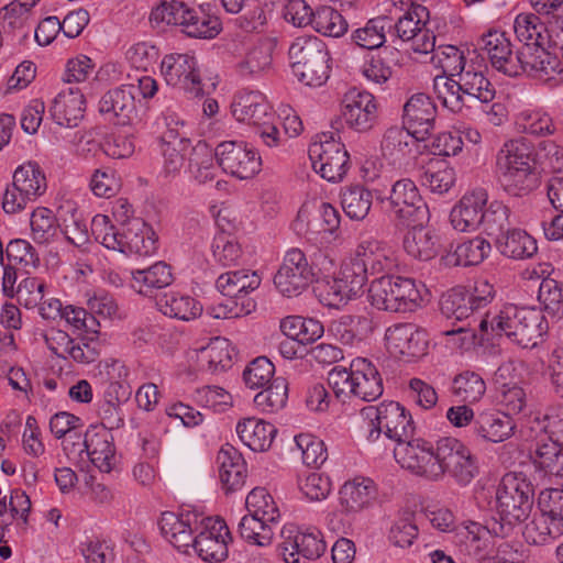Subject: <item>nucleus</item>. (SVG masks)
Returning a JSON list of instances; mask_svg holds the SVG:
<instances>
[{
    "instance_id": "f257e3e1",
    "label": "nucleus",
    "mask_w": 563,
    "mask_h": 563,
    "mask_svg": "<svg viewBox=\"0 0 563 563\" xmlns=\"http://www.w3.org/2000/svg\"><path fill=\"white\" fill-rule=\"evenodd\" d=\"M482 338L505 335L522 349L534 347L548 333L549 323L541 308L507 305L497 313H487L478 324Z\"/></svg>"
},
{
    "instance_id": "f03ea898",
    "label": "nucleus",
    "mask_w": 563,
    "mask_h": 563,
    "mask_svg": "<svg viewBox=\"0 0 563 563\" xmlns=\"http://www.w3.org/2000/svg\"><path fill=\"white\" fill-rule=\"evenodd\" d=\"M530 454L534 467L552 477L563 467V406L547 408L531 420Z\"/></svg>"
},
{
    "instance_id": "7ed1b4c3",
    "label": "nucleus",
    "mask_w": 563,
    "mask_h": 563,
    "mask_svg": "<svg viewBox=\"0 0 563 563\" xmlns=\"http://www.w3.org/2000/svg\"><path fill=\"white\" fill-rule=\"evenodd\" d=\"M533 488L522 474L507 473L496 489L495 509L499 520L494 519L488 531L505 538L514 526L525 521L532 509Z\"/></svg>"
},
{
    "instance_id": "20e7f679",
    "label": "nucleus",
    "mask_w": 563,
    "mask_h": 563,
    "mask_svg": "<svg viewBox=\"0 0 563 563\" xmlns=\"http://www.w3.org/2000/svg\"><path fill=\"white\" fill-rule=\"evenodd\" d=\"M328 384L334 397L346 402L352 397L373 401L383 395L384 386L377 367L365 357L352 360L350 366H334L328 373Z\"/></svg>"
},
{
    "instance_id": "39448f33",
    "label": "nucleus",
    "mask_w": 563,
    "mask_h": 563,
    "mask_svg": "<svg viewBox=\"0 0 563 563\" xmlns=\"http://www.w3.org/2000/svg\"><path fill=\"white\" fill-rule=\"evenodd\" d=\"M195 0H161L150 14L153 27L176 25L190 37L213 38L221 31L220 20L191 4Z\"/></svg>"
},
{
    "instance_id": "423d86ee",
    "label": "nucleus",
    "mask_w": 563,
    "mask_h": 563,
    "mask_svg": "<svg viewBox=\"0 0 563 563\" xmlns=\"http://www.w3.org/2000/svg\"><path fill=\"white\" fill-rule=\"evenodd\" d=\"M292 74L310 87H320L330 77L331 58L325 43L317 36L297 37L288 49Z\"/></svg>"
},
{
    "instance_id": "0eeeda50",
    "label": "nucleus",
    "mask_w": 563,
    "mask_h": 563,
    "mask_svg": "<svg viewBox=\"0 0 563 563\" xmlns=\"http://www.w3.org/2000/svg\"><path fill=\"white\" fill-rule=\"evenodd\" d=\"M368 297L373 307L389 312H411L422 301L413 279L389 274L372 282Z\"/></svg>"
},
{
    "instance_id": "6e6552de",
    "label": "nucleus",
    "mask_w": 563,
    "mask_h": 563,
    "mask_svg": "<svg viewBox=\"0 0 563 563\" xmlns=\"http://www.w3.org/2000/svg\"><path fill=\"white\" fill-rule=\"evenodd\" d=\"M233 117L240 122L257 128V133L267 146L280 143V132L277 128L279 118L275 115L265 96L260 91H241L231 104Z\"/></svg>"
},
{
    "instance_id": "1a4fd4ad",
    "label": "nucleus",
    "mask_w": 563,
    "mask_h": 563,
    "mask_svg": "<svg viewBox=\"0 0 563 563\" xmlns=\"http://www.w3.org/2000/svg\"><path fill=\"white\" fill-rule=\"evenodd\" d=\"M361 412L372 427L367 435L369 441H376L384 433L388 439L401 444L413 434L415 423L411 415L397 401H383L378 406H367Z\"/></svg>"
},
{
    "instance_id": "9d476101",
    "label": "nucleus",
    "mask_w": 563,
    "mask_h": 563,
    "mask_svg": "<svg viewBox=\"0 0 563 563\" xmlns=\"http://www.w3.org/2000/svg\"><path fill=\"white\" fill-rule=\"evenodd\" d=\"M366 285L368 275H388L398 266L395 251L384 241L373 236L362 238L353 257L346 263Z\"/></svg>"
},
{
    "instance_id": "9b49d317",
    "label": "nucleus",
    "mask_w": 563,
    "mask_h": 563,
    "mask_svg": "<svg viewBox=\"0 0 563 563\" xmlns=\"http://www.w3.org/2000/svg\"><path fill=\"white\" fill-rule=\"evenodd\" d=\"M429 10L411 1L407 11L391 25L395 35L416 53L428 54L434 51L435 36L427 27Z\"/></svg>"
},
{
    "instance_id": "f8f14e48",
    "label": "nucleus",
    "mask_w": 563,
    "mask_h": 563,
    "mask_svg": "<svg viewBox=\"0 0 563 563\" xmlns=\"http://www.w3.org/2000/svg\"><path fill=\"white\" fill-rule=\"evenodd\" d=\"M434 446L435 443L424 439L410 438L395 448L394 455L402 468L417 476L437 482L441 479V468Z\"/></svg>"
},
{
    "instance_id": "ddd939ff",
    "label": "nucleus",
    "mask_w": 563,
    "mask_h": 563,
    "mask_svg": "<svg viewBox=\"0 0 563 563\" xmlns=\"http://www.w3.org/2000/svg\"><path fill=\"white\" fill-rule=\"evenodd\" d=\"M539 516L526 525L523 536L527 542L542 545L547 544L563 534V503L555 496L549 498L539 494Z\"/></svg>"
},
{
    "instance_id": "4468645a",
    "label": "nucleus",
    "mask_w": 563,
    "mask_h": 563,
    "mask_svg": "<svg viewBox=\"0 0 563 563\" xmlns=\"http://www.w3.org/2000/svg\"><path fill=\"white\" fill-rule=\"evenodd\" d=\"M314 279L306 254L297 247L288 250L274 276L276 289L285 297L301 295Z\"/></svg>"
},
{
    "instance_id": "2eb2a0df",
    "label": "nucleus",
    "mask_w": 563,
    "mask_h": 563,
    "mask_svg": "<svg viewBox=\"0 0 563 563\" xmlns=\"http://www.w3.org/2000/svg\"><path fill=\"white\" fill-rule=\"evenodd\" d=\"M438 464L441 479L445 473L452 475L459 484H468L477 473L475 459L470 449L460 440L444 437L435 442Z\"/></svg>"
},
{
    "instance_id": "dca6fc26",
    "label": "nucleus",
    "mask_w": 563,
    "mask_h": 563,
    "mask_svg": "<svg viewBox=\"0 0 563 563\" xmlns=\"http://www.w3.org/2000/svg\"><path fill=\"white\" fill-rule=\"evenodd\" d=\"M161 73L167 85L183 89L190 97H202L206 92L197 58L189 53L166 55Z\"/></svg>"
},
{
    "instance_id": "f3484780",
    "label": "nucleus",
    "mask_w": 563,
    "mask_h": 563,
    "mask_svg": "<svg viewBox=\"0 0 563 563\" xmlns=\"http://www.w3.org/2000/svg\"><path fill=\"white\" fill-rule=\"evenodd\" d=\"M309 146V158L313 169L329 181H339L349 169L350 156L345 145L331 135Z\"/></svg>"
},
{
    "instance_id": "a211bd4d",
    "label": "nucleus",
    "mask_w": 563,
    "mask_h": 563,
    "mask_svg": "<svg viewBox=\"0 0 563 563\" xmlns=\"http://www.w3.org/2000/svg\"><path fill=\"white\" fill-rule=\"evenodd\" d=\"M219 166L224 173L239 179H249L261 169V157L244 142L224 141L214 152Z\"/></svg>"
},
{
    "instance_id": "6ab92c4d",
    "label": "nucleus",
    "mask_w": 563,
    "mask_h": 563,
    "mask_svg": "<svg viewBox=\"0 0 563 563\" xmlns=\"http://www.w3.org/2000/svg\"><path fill=\"white\" fill-rule=\"evenodd\" d=\"M205 516L196 510L184 509L179 514L165 511L158 526L162 536L177 550L188 552L195 533L201 528Z\"/></svg>"
},
{
    "instance_id": "aec40b11",
    "label": "nucleus",
    "mask_w": 563,
    "mask_h": 563,
    "mask_svg": "<svg viewBox=\"0 0 563 563\" xmlns=\"http://www.w3.org/2000/svg\"><path fill=\"white\" fill-rule=\"evenodd\" d=\"M229 537L230 531L223 520L205 517L190 548L206 562H221L228 556Z\"/></svg>"
},
{
    "instance_id": "412c9836",
    "label": "nucleus",
    "mask_w": 563,
    "mask_h": 563,
    "mask_svg": "<svg viewBox=\"0 0 563 563\" xmlns=\"http://www.w3.org/2000/svg\"><path fill=\"white\" fill-rule=\"evenodd\" d=\"M385 340L389 353L405 361L421 357L428 350L427 332L413 323H399L388 328Z\"/></svg>"
},
{
    "instance_id": "4be33fe9",
    "label": "nucleus",
    "mask_w": 563,
    "mask_h": 563,
    "mask_svg": "<svg viewBox=\"0 0 563 563\" xmlns=\"http://www.w3.org/2000/svg\"><path fill=\"white\" fill-rule=\"evenodd\" d=\"M386 201L389 213L407 224L419 221L424 208L416 184L409 178L397 180Z\"/></svg>"
},
{
    "instance_id": "5701e85b",
    "label": "nucleus",
    "mask_w": 563,
    "mask_h": 563,
    "mask_svg": "<svg viewBox=\"0 0 563 563\" xmlns=\"http://www.w3.org/2000/svg\"><path fill=\"white\" fill-rule=\"evenodd\" d=\"M342 115L349 128L357 132L371 130L377 119L374 96L356 88L350 89L343 97Z\"/></svg>"
},
{
    "instance_id": "b1692460",
    "label": "nucleus",
    "mask_w": 563,
    "mask_h": 563,
    "mask_svg": "<svg viewBox=\"0 0 563 563\" xmlns=\"http://www.w3.org/2000/svg\"><path fill=\"white\" fill-rule=\"evenodd\" d=\"M477 45L487 55L494 69L509 77L518 76L521 69L519 51L514 53L511 42L505 33L488 32L479 38Z\"/></svg>"
},
{
    "instance_id": "393cba45",
    "label": "nucleus",
    "mask_w": 563,
    "mask_h": 563,
    "mask_svg": "<svg viewBox=\"0 0 563 563\" xmlns=\"http://www.w3.org/2000/svg\"><path fill=\"white\" fill-rule=\"evenodd\" d=\"M44 340L48 350L64 360L71 358L80 364H89L99 356L98 342L93 338L76 342L65 331L51 329L44 333Z\"/></svg>"
},
{
    "instance_id": "a878e982",
    "label": "nucleus",
    "mask_w": 563,
    "mask_h": 563,
    "mask_svg": "<svg viewBox=\"0 0 563 563\" xmlns=\"http://www.w3.org/2000/svg\"><path fill=\"white\" fill-rule=\"evenodd\" d=\"M404 128L410 131L417 140H424L434 129L437 106L424 93L411 96L402 109Z\"/></svg>"
},
{
    "instance_id": "bb28decb",
    "label": "nucleus",
    "mask_w": 563,
    "mask_h": 563,
    "mask_svg": "<svg viewBox=\"0 0 563 563\" xmlns=\"http://www.w3.org/2000/svg\"><path fill=\"white\" fill-rule=\"evenodd\" d=\"M545 44L523 45L519 51V64L521 69L518 76L527 74L532 78L543 81L555 79L556 75L563 73L560 59L545 49Z\"/></svg>"
},
{
    "instance_id": "cd10ccee",
    "label": "nucleus",
    "mask_w": 563,
    "mask_h": 563,
    "mask_svg": "<svg viewBox=\"0 0 563 563\" xmlns=\"http://www.w3.org/2000/svg\"><path fill=\"white\" fill-rule=\"evenodd\" d=\"M158 249V238L151 225L141 218H132L123 223L120 245L117 251L125 254L150 256Z\"/></svg>"
},
{
    "instance_id": "c85d7f7f",
    "label": "nucleus",
    "mask_w": 563,
    "mask_h": 563,
    "mask_svg": "<svg viewBox=\"0 0 563 563\" xmlns=\"http://www.w3.org/2000/svg\"><path fill=\"white\" fill-rule=\"evenodd\" d=\"M488 195L484 188L467 191L450 212L452 227L460 232L474 231L481 227Z\"/></svg>"
},
{
    "instance_id": "c756f323",
    "label": "nucleus",
    "mask_w": 563,
    "mask_h": 563,
    "mask_svg": "<svg viewBox=\"0 0 563 563\" xmlns=\"http://www.w3.org/2000/svg\"><path fill=\"white\" fill-rule=\"evenodd\" d=\"M288 532L289 534L280 544L282 555L286 563H299L300 556L316 560L324 553L327 545L320 531H297L295 534L291 530Z\"/></svg>"
},
{
    "instance_id": "7c9ffc66",
    "label": "nucleus",
    "mask_w": 563,
    "mask_h": 563,
    "mask_svg": "<svg viewBox=\"0 0 563 563\" xmlns=\"http://www.w3.org/2000/svg\"><path fill=\"white\" fill-rule=\"evenodd\" d=\"M135 91L134 85H121L108 90L100 99V112L117 119V124H130L136 117Z\"/></svg>"
},
{
    "instance_id": "2f4dec72",
    "label": "nucleus",
    "mask_w": 563,
    "mask_h": 563,
    "mask_svg": "<svg viewBox=\"0 0 563 563\" xmlns=\"http://www.w3.org/2000/svg\"><path fill=\"white\" fill-rule=\"evenodd\" d=\"M86 112V99L78 88L69 87L62 90L53 99L49 114L53 121L65 128L74 129L79 125Z\"/></svg>"
},
{
    "instance_id": "473e14b6",
    "label": "nucleus",
    "mask_w": 563,
    "mask_h": 563,
    "mask_svg": "<svg viewBox=\"0 0 563 563\" xmlns=\"http://www.w3.org/2000/svg\"><path fill=\"white\" fill-rule=\"evenodd\" d=\"M113 438L107 430L98 431L96 428L87 430L81 443L82 449L79 452H86L91 463L100 472L110 473L115 463V448Z\"/></svg>"
},
{
    "instance_id": "72a5a7b5",
    "label": "nucleus",
    "mask_w": 563,
    "mask_h": 563,
    "mask_svg": "<svg viewBox=\"0 0 563 563\" xmlns=\"http://www.w3.org/2000/svg\"><path fill=\"white\" fill-rule=\"evenodd\" d=\"M364 286L355 273L344 263L339 276L323 284L320 297L327 306L338 308L357 296Z\"/></svg>"
},
{
    "instance_id": "f704fd0d",
    "label": "nucleus",
    "mask_w": 563,
    "mask_h": 563,
    "mask_svg": "<svg viewBox=\"0 0 563 563\" xmlns=\"http://www.w3.org/2000/svg\"><path fill=\"white\" fill-rule=\"evenodd\" d=\"M219 476L227 494L241 489L246 481V463L231 444H224L217 455Z\"/></svg>"
},
{
    "instance_id": "c9c22d12",
    "label": "nucleus",
    "mask_w": 563,
    "mask_h": 563,
    "mask_svg": "<svg viewBox=\"0 0 563 563\" xmlns=\"http://www.w3.org/2000/svg\"><path fill=\"white\" fill-rule=\"evenodd\" d=\"M419 141L406 128L393 126L385 132L380 150L385 158L391 164L400 166L413 157Z\"/></svg>"
},
{
    "instance_id": "e433bc0d",
    "label": "nucleus",
    "mask_w": 563,
    "mask_h": 563,
    "mask_svg": "<svg viewBox=\"0 0 563 563\" xmlns=\"http://www.w3.org/2000/svg\"><path fill=\"white\" fill-rule=\"evenodd\" d=\"M515 429L516 424L511 418L489 410L478 412L472 423L475 437L493 443L508 440L515 433Z\"/></svg>"
},
{
    "instance_id": "4c0bfd02",
    "label": "nucleus",
    "mask_w": 563,
    "mask_h": 563,
    "mask_svg": "<svg viewBox=\"0 0 563 563\" xmlns=\"http://www.w3.org/2000/svg\"><path fill=\"white\" fill-rule=\"evenodd\" d=\"M159 144L164 157V172L167 175L179 174L192 151L190 140L180 135L177 129H167L162 134Z\"/></svg>"
},
{
    "instance_id": "58836bf2",
    "label": "nucleus",
    "mask_w": 563,
    "mask_h": 563,
    "mask_svg": "<svg viewBox=\"0 0 563 563\" xmlns=\"http://www.w3.org/2000/svg\"><path fill=\"white\" fill-rule=\"evenodd\" d=\"M373 331L374 322L366 316L344 314L329 325V333L335 340L351 346L366 339Z\"/></svg>"
},
{
    "instance_id": "ea45409f",
    "label": "nucleus",
    "mask_w": 563,
    "mask_h": 563,
    "mask_svg": "<svg viewBox=\"0 0 563 563\" xmlns=\"http://www.w3.org/2000/svg\"><path fill=\"white\" fill-rule=\"evenodd\" d=\"M457 77L470 109L477 102L489 103L494 100L496 90L482 70L468 66Z\"/></svg>"
},
{
    "instance_id": "a19ab883",
    "label": "nucleus",
    "mask_w": 563,
    "mask_h": 563,
    "mask_svg": "<svg viewBox=\"0 0 563 563\" xmlns=\"http://www.w3.org/2000/svg\"><path fill=\"white\" fill-rule=\"evenodd\" d=\"M404 250L406 253L419 261H430L435 257L440 250L438 234L421 225L412 227L404 238Z\"/></svg>"
},
{
    "instance_id": "79ce46f5",
    "label": "nucleus",
    "mask_w": 563,
    "mask_h": 563,
    "mask_svg": "<svg viewBox=\"0 0 563 563\" xmlns=\"http://www.w3.org/2000/svg\"><path fill=\"white\" fill-rule=\"evenodd\" d=\"M276 432L272 423L256 418H245L236 426L239 438L254 452L268 450Z\"/></svg>"
},
{
    "instance_id": "37998d69",
    "label": "nucleus",
    "mask_w": 563,
    "mask_h": 563,
    "mask_svg": "<svg viewBox=\"0 0 563 563\" xmlns=\"http://www.w3.org/2000/svg\"><path fill=\"white\" fill-rule=\"evenodd\" d=\"M538 168L533 151L523 139L507 141L496 155V170Z\"/></svg>"
},
{
    "instance_id": "c03bdc74",
    "label": "nucleus",
    "mask_w": 563,
    "mask_h": 563,
    "mask_svg": "<svg viewBox=\"0 0 563 563\" xmlns=\"http://www.w3.org/2000/svg\"><path fill=\"white\" fill-rule=\"evenodd\" d=\"M501 189L511 197H525L540 185L538 168L496 170Z\"/></svg>"
},
{
    "instance_id": "a18cd8bd",
    "label": "nucleus",
    "mask_w": 563,
    "mask_h": 563,
    "mask_svg": "<svg viewBox=\"0 0 563 563\" xmlns=\"http://www.w3.org/2000/svg\"><path fill=\"white\" fill-rule=\"evenodd\" d=\"M58 230L66 240L77 247L89 242V231L82 213L67 201L58 208Z\"/></svg>"
},
{
    "instance_id": "49530a36",
    "label": "nucleus",
    "mask_w": 563,
    "mask_h": 563,
    "mask_svg": "<svg viewBox=\"0 0 563 563\" xmlns=\"http://www.w3.org/2000/svg\"><path fill=\"white\" fill-rule=\"evenodd\" d=\"M131 286L139 294L150 295L153 289L167 287L173 282L170 266L164 262H157L144 269L131 272Z\"/></svg>"
},
{
    "instance_id": "de8ad7c7",
    "label": "nucleus",
    "mask_w": 563,
    "mask_h": 563,
    "mask_svg": "<svg viewBox=\"0 0 563 563\" xmlns=\"http://www.w3.org/2000/svg\"><path fill=\"white\" fill-rule=\"evenodd\" d=\"M376 498V487L369 478L346 482L340 490V500L347 511H360Z\"/></svg>"
},
{
    "instance_id": "09e8293b",
    "label": "nucleus",
    "mask_w": 563,
    "mask_h": 563,
    "mask_svg": "<svg viewBox=\"0 0 563 563\" xmlns=\"http://www.w3.org/2000/svg\"><path fill=\"white\" fill-rule=\"evenodd\" d=\"M156 303L165 316L184 321L195 319L202 311L201 305L196 299L177 291L163 294Z\"/></svg>"
},
{
    "instance_id": "8fccbe9b",
    "label": "nucleus",
    "mask_w": 563,
    "mask_h": 563,
    "mask_svg": "<svg viewBox=\"0 0 563 563\" xmlns=\"http://www.w3.org/2000/svg\"><path fill=\"white\" fill-rule=\"evenodd\" d=\"M497 247L503 255L514 260L531 258L538 251L537 241L520 229H509L498 238Z\"/></svg>"
},
{
    "instance_id": "3c124183",
    "label": "nucleus",
    "mask_w": 563,
    "mask_h": 563,
    "mask_svg": "<svg viewBox=\"0 0 563 563\" xmlns=\"http://www.w3.org/2000/svg\"><path fill=\"white\" fill-rule=\"evenodd\" d=\"M373 203V195L361 185L342 188L341 206L351 220L361 221L366 218Z\"/></svg>"
},
{
    "instance_id": "603ef678",
    "label": "nucleus",
    "mask_w": 563,
    "mask_h": 563,
    "mask_svg": "<svg viewBox=\"0 0 563 563\" xmlns=\"http://www.w3.org/2000/svg\"><path fill=\"white\" fill-rule=\"evenodd\" d=\"M232 352L230 342L224 338H214L199 352L201 366L211 373L222 372L231 367Z\"/></svg>"
},
{
    "instance_id": "864d4df0",
    "label": "nucleus",
    "mask_w": 563,
    "mask_h": 563,
    "mask_svg": "<svg viewBox=\"0 0 563 563\" xmlns=\"http://www.w3.org/2000/svg\"><path fill=\"white\" fill-rule=\"evenodd\" d=\"M433 90L442 106L453 113H462L464 109H470L459 79L448 76H435L433 80Z\"/></svg>"
},
{
    "instance_id": "5fc2aeb1",
    "label": "nucleus",
    "mask_w": 563,
    "mask_h": 563,
    "mask_svg": "<svg viewBox=\"0 0 563 563\" xmlns=\"http://www.w3.org/2000/svg\"><path fill=\"white\" fill-rule=\"evenodd\" d=\"M277 521H266L260 516L247 514L239 522V533L243 540L258 547H267L273 540V525Z\"/></svg>"
},
{
    "instance_id": "6e6d98bb",
    "label": "nucleus",
    "mask_w": 563,
    "mask_h": 563,
    "mask_svg": "<svg viewBox=\"0 0 563 563\" xmlns=\"http://www.w3.org/2000/svg\"><path fill=\"white\" fill-rule=\"evenodd\" d=\"M13 183L22 189L26 198L34 200L46 190V178L38 164L29 162L19 166L13 174Z\"/></svg>"
},
{
    "instance_id": "4d7b16f0",
    "label": "nucleus",
    "mask_w": 563,
    "mask_h": 563,
    "mask_svg": "<svg viewBox=\"0 0 563 563\" xmlns=\"http://www.w3.org/2000/svg\"><path fill=\"white\" fill-rule=\"evenodd\" d=\"M514 29L517 38L525 45L547 44L548 21L542 22L538 13L517 15Z\"/></svg>"
},
{
    "instance_id": "13d9d810",
    "label": "nucleus",
    "mask_w": 563,
    "mask_h": 563,
    "mask_svg": "<svg viewBox=\"0 0 563 563\" xmlns=\"http://www.w3.org/2000/svg\"><path fill=\"white\" fill-rule=\"evenodd\" d=\"M440 309L448 319L464 320L474 312L472 301L470 300L468 289L457 286L446 291L440 301Z\"/></svg>"
},
{
    "instance_id": "bf43d9fd",
    "label": "nucleus",
    "mask_w": 563,
    "mask_h": 563,
    "mask_svg": "<svg viewBox=\"0 0 563 563\" xmlns=\"http://www.w3.org/2000/svg\"><path fill=\"white\" fill-rule=\"evenodd\" d=\"M451 391L461 401L474 404L485 395L486 384L479 374L464 371L453 378Z\"/></svg>"
},
{
    "instance_id": "052dcab7",
    "label": "nucleus",
    "mask_w": 563,
    "mask_h": 563,
    "mask_svg": "<svg viewBox=\"0 0 563 563\" xmlns=\"http://www.w3.org/2000/svg\"><path fill=\"white\" fill-rule=\"evenodd\" d=\"M490 252V243L482 236L465 240L457 244L452 255L453 264L459 266L478 265L488 257Z\"/></svg>"
},
{
    "instance_id": "680f3d73",
    "label": "nucleus",
    "mask_w": 563,
    "mask_h": 563,
    "mask_svg": "<svg viewBox=\"0 0 563 563\" xmlns=\"http://www.w3.org/2000/svg\"><path fill=\"white\" fill-rule=\"evenodd\" d=\"M391 29V21L387 16H378L369 20L364 27L357 29L352 37L362 48L375 49L380 47L385 41V29Z\"/></svg>"
},
{
    "instance_id": "e2e57ef3",
    "label": "nucleus",
    "mask_w": 563,
    "mask_h": 563,
    "mask_svg": "<svg viewBox=\"0 0 563 563\" xmlns=\"http://www.w3.org/2000/svg\"><path fill=\"white\" fill-rule=\"evenodd\" d=\"M288 398L287 383L282 377H276L269 385L257 393L254 397V404L265 412L277 411L286 405Z\"/></svg>"
},
{
    "instance_id": "0e129e2a",
    "label": "nucleus",
    "mask_w": 563,
    "mask_h": 563,
    "mask_svg": "<svg viewBox=\"0 0 563 563\" xmlns=\"http://www.w3.org/2000/svg\"><path fill=\"white\" fill-rule=\"evenodd\" d=\"M538 300L544 311L553 317L563 316V282L544 277L539 284Z\"/></svg>"
},
{
    "instance_id": "69168bd1",
    "label": "nucleus",
    "mask_w": 563,
    "mask_h": 563,
    "mask_svg": "<svg viewBox=\"0 0 563 563\" xmlns=\"http://www.w3.org/2000/svg\"><path fill=\"white\" fill-rule=\"evenodd\" d=\"M510 210L500 201H493L488 208H484L481 225L488 235L503 236L509 229Z\"/></svg>"
},
{
    "instance_id": "338daca9",
    "label": "nucleus",
    "mask_w": 563,
    "mask_h": 563,
    "mask_svg": "<svg viewBox=\"0 0 563 563\" xmlns=\"http://www.w3.org/2000/svg\"><path fill=\"white\" fill-rule=\"evenodd\" d=\"M533 156L540 173H559L563 170V147L554 141H541Z\"/></svg>"
},
{
    "instance_id": "774afa93",
    "label": "nucleus",
    "mask_w": 563,
    "mask_h": 563,
    "mask_svg": "<svg viewBox=\"0 0 563 563\" xmlns=\"http://www.w3.org/2000/svg\"><path fill=\"white\" fill-rule=\"evenodd\" d=\"M517 126L525 133L540 136L553 134L555 125L552 118L540 110H523L516 118Z\"/></svg>"
}]
</instances>
